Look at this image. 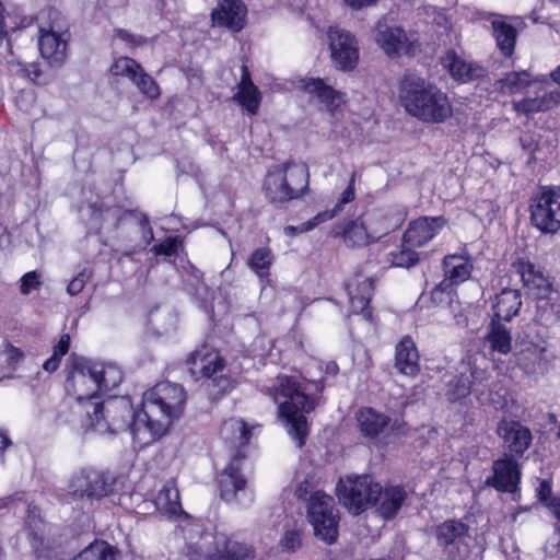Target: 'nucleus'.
I'll use <instances>...</instances> for the list:
<instances>
[{"label": "nucleus", "instance_id": "nucleus-1", "mask_svg": "<svg viewBox=\"0 0 560 560\" xmlns=\"http://www.w3.org/2000/svg\"><path fill=\"white\" fill-rule=\"evenodd\" d=\"M185 402L184 387L171 382H161L145 392L142 407L135 415L133 440L148 445L162 436L173 421L182 416Z\"/></svg>", "mask_w": 560, "mask_h": 560}, {"label": "nucleus", "instance_id": "nucleus-2", "mask_svg": "<svg viewBox=\"0 0 560 560\" xmlns=\"http://www.w3.org/2000/svg\"><path fill=\"white\" fill-rule=\"evenodd\" d=\"M399 101L405 110L425 124H442L453 115L447 95L415 73H406L399 83Z\"/></svg>", "mask_w": 560, "mask_h": 560}, {"label": "nucleus", "instance_id": "nucleus-3", "mask_svg": "<svg viewBox=\"0 0 560 560\" xmlns=\"http://www.w3.org/2000/svg\"><path fill=\"white\" fill-rule=\"evenodd\" d=\"M122 380V373L114 364H105L89 360H80L73 364L67 381L66 390L68 395L75 398L72 410L80 419L85 416L88 402L100 392H108L116 388Z\"/></svg>", "mask_w": 560, "mask_h": 560}, {"label": "nucleus", "instance_id": "nucleus-4", "mask_svg": "<svg viewBox=\"0 0 560 560\" xmlns=\"http://www.w3.org/2000/svg\"><path fill=\"white\" fill-rule=\"evenodd\" d=\"M269 395L278 405L279 417L289 427V433L299 447L305 443L307 422L305 413L315 409V401L305 393L299 382L291 376H278L270 386L266 387Z\"/></svg>", "mask_w": 560, "mask_h": 560}, {"label": "nucleus", "instance_id": "nucleus-5", "mask_svg": "<svg viewBox=\"0 0 560 560\" xmlns=\"http://www.w3.org/2000/svg\"><path fill=\"white\" fill-rule=\"evenodd\" d=\"M310 173L304 164L285 162L266 173L261 191L265 199L275 207H282L302 198L308 191Z\"/></svg>", "mask_w": 560, "mask_h": 560}, {"label": "nucleus", "instance_id": "nucleus-6", "mask_svg": "<svg viewBox=\"0 0 560 560\" xmlns=\"http://www.w3.org/2000/svg\"><path fill=\"white\" fill-rule=\"evenodd\" d=\"M135 415L128 400L115 398L102 404L88 402L85 416L79 422L85 431L91 430L101 435L116 434L127 429L132 432Z\"/></svg>", "mask_w": 560, "mask_h": 560}, {"label": "nucleus", "instance_id": "nucleus-7", "mask_svg": "<svg viewBox=\"0 0 560 560\" xmlns=\"http://www.w3.org/2000/svg\"><path fill=\"white\" fill-rule=\"evenodd\" d=\"M339 501L353 514L374 505L381 497V485L371 476H355L340 479L337 486Z\"/></svg>", "mask_w": 560, "mask_h": 560}, {"label": "nucleus", "instance_id": "nucleus-8", "mask_svg": "<svg viewBox=\"0 0 560 560\" xmlns=\"http://www.w3.org/2000/svg\"><path fill=\"white\" fill-rule=\"evenodd\" d=\"M532 224L545 234H555L560 230V187L545 186L532 198Z\"/></svg>", "mask_w": 560, "mask_h": 560}, {"label": "nucleus", "instance_id": "nucleus-9", "mask_svg": "<svg viewBox=\"0 0 560 560\" xmlns=\"http://www.w3.org/2000/svg\"><path fill=\"white\" fill-rule=\"evenodd\" d=\"M307 516L317 537L332 544L338 536V515L334 509V499L322 491L310 495Z\"/></svg>", "mask_w": 560, "mask_h": 560}, {"label": "nucleus", "instance_id": "nucleus-10", "mask_svg": "<svg viewBox=\"0 0 560 560\" xmlns=\"http://www.w3.org/2000/svg\"><path fill=\"white\" fill-rule=\"evenodd\" d=\"M189 371L196 380H211L212 385L219 392H226L231 386V380L224 374V359L218 351L202 346L194 351L187 360Z\"/></svg>", "mask_w": 560, "mask_h": 560}, {"label": "nucleus", "instance_id": "nucleus-11", "mask_svg": "<svg viewBox=\"0 0 560 560\" xmlns=\"http://www.w3.org/2000/svg\"><path fill=\"white\" fill-rule=\"evenodd\" d=\"M438 546L448 560H467L470 555L469 527L458 520H447L434 528Z\"/></svg>", "mask_w": 560, "mask_h": 560}, {"label": "nucleus", "instance_id": "nucleus-12", "mask_svg": "<svg viewBox=\"0 0 560 560\" xmlns=\"http://www.w3.org/2000/svg\"><path fill=\"white\" fill-rule=\"evenodd\" d=\"M68 490L79 498L100 500L113 491V481L106 472L86 468L71 477Z\"/></svg>", "mask_w": 560, "mask_h": 560}, {"label": "nucleus", "instance_id": "nucleus-13", "mask_svg": "<svg viewBox=\"0 0 560 560\" xmlns=\"http://www.w3.org/2000/svg\"><path fill=\"white\" fill-rule=\"evenodd\" d=\"M67 26L65 23L54 21L48 26L39 27L38 48L40 55L50 66H61L67 56L66 37Z\"/></svg>", "mask_w": 560, "mask_h": 560}, {"label": "nucleus", "instance_id": "nucleus-14", "mask_svg": "<svg viewBox=\"0 0 560 560\" xmlns=\"http://www.w3.org/2000/svg\"><path fill=\"white\" fill-rule=\"evenodd\" d=\"M330 57L335 67L342 71L352 70L359 60V47L355 37L339 27L328 31Z\"/></svg>", "mask_w": 560, "mask_h": 560}, {"label": "nucleus", "instance_id": "nucleus-15", "mask_svg": "<svg viewBox=\"0 0 560 560\" xmlns=\"http://www.w3.org/2000/svg\"><path fill=\"white\" fill-rule=\"evenodd\" d=\"M497 434L511 456H522L533 441L529 428L515 420L502 419L498 423Z\"/></svg>", "mask_w": 560, "mask_h": 560}, {"label": "nucleus", "instance_id": "nucleus-16", "mask_svg": "<svg viewBox=\"0 0 560 560\" xmlns=\"http://www.w3.org/2000/svg\"><path fill=\"white\" fill-rule=\"evenodd\" d=\"M492 476L486 480L487 486H491L501 492L514 493L518 490L521 480V468L513 456L504 454L492 464Z\"/></svg>", "mask_w": 560, "mask_h": 560}, {"label": "nucleus", "instance_id": "nucleus-17", "mask_svg": "<svg viewBox=\"0 0 560 560\" xmlns=\"http://www.w3.org/2000/svg\"><path fill=\"white\" fill-rule=\"evenodd\" d=\"M406 217L407 212L404 207L394 206L372 211L365 218L374 240L378 241L382 236L400 228Z\"/></svg>", "mask_w": 560, "mask_h": 560}, {"label": "nucleus", "instance_id": "nucleus-18", "mask_svg": "<svg viewBox=\"0 0 560 560\" xmlns=\"http://www.w3.org/2000/svg\"><path fill=\"white\" fill-rule=\"evenodd\" d=\"M246 14L247 9L241 0H222L212 10L211 19L213 25L238 32L245 25Z\"/></svg>", "mask_w": 560, "mask_h": 560}, {"label": "nucleus", "instance_id": "nucleus-19", "mask_svg": "<svg viewBox=\"0 0 560 560\" xmlns=\"http://www.w3.org/2000/svg\"><path fill=\"white\" fill-rule=\"evenodd\" d=\"M376 43L388 56L411 54L415 40L409 38L406 32L398 26H380L376 34Z\"/></svg>", "mask_w": 560, "mask_h": 560}, {"label": "nucleus", "instance_id": "nucleus-20", "mask_svg": "<svg viewBox=\"0 0 560 560\" xmlns=\"http://www.w3.org/2000/svg\"><path fill=\"white\" fill-rule=\"evenodd\" d=\"M443 225L442 217L419 218L409 224L402 240L411 246H423L441 231Z\"/></svg>", "mask_w": 560, "mask_h": 560}, {"label": "nucleus", "instance_id": "nucleus-21", "mask_svg": "<svg viewBox=\"0 0 560 560\" xmlns=\"http://www.w3.org/2000/svg\"><path fill=\"white\" fill-rule=\"evenodd\" d=\"M253 550L245 544L220 535L215 537L214 550L205 558L190 560H252Z\"/></svg>", "mask_w": 560, "mask_h": 560}, {"label": "nucleus", "instance_id": "nucleus-22", "mask_svg": "<svg viewBox=\"0 0 560 560\" xmlns=\"http://www.w3.org/2000/svg\"><path fill=\"white\" fill-rule=\"evenodd\" d=\"M373 290V279L362 275H355L347 283L350 305L354 313H364L366 311Z\"/></svg>", "mask_w": 560, "mask_h": 560}, {"label": "nucleus", "instance_id": "nucleus-23", "mask_svg": "<svg viewBox=\"0 0 560 560\" xmlns=\"http://www.w3.org/2000/svg\"><path fill=\"white\" fill-rule=\"evenodd\" d=\"M395 368L402 374L413 376L419 370V352L411 337L405 336L396 346Z\"/></svg>", "mask_w": 560, "mask_h": 560}, {"label": "nucleus", "instance_id": "nucleus-24", "mask_svg": "<svg viewBox=\"0 0 560 560\" xmlns=\"http://www.w3.org/2000/svg\"><path fill=\"white\" fill-rule=\"evenodd\" d=\"M221 497L225 501H232L237 493L245 489L246 479L241 472V458L235 457L223 470L220 477Z\"/></svg>", "mask_w": 560, "mask_h": 560}, {"label": "nucleus", "instance_id": "nucleus-25", "mask_svg": "<svg viewBox=\"0 0 560 560\" xmlns=\"http://www.w3.org/2000/svg\"><path fill=\"white\" fill-rule=\"evenodd\" d=\"M441 62L457 81L467 82L481 77L483 73L480 67L467 62L453 50L447 51L442 57Z\"/></svg>", "mask_w": 560, "mask_h": 560}, {"label": "nucleus", "instance_id": "nucleus-26", "mask_svg": "<svg viewBox=\"0 0 560 560\" xmlns=\"http://www.w3.org/2000/svg\"><path fill=\"white\" fill-rule=\"evenodd\" d=\"M444 281L452 288L471 276L472 264L468 258L458 255H446L443 259Z\"/></svg>", "mask_w": 560, "mask_h": 560}, {"label": "nucleus", "instance_id": "nucleus-27", "mask_svg": "<svg viewBox=\"0 0 560 560\" xmlns=\"http://www.w3.org/2000/svg\"><path fill=\"white\" fill-rule=\"evenodd\" d=\"M234 100L249 114L255 115L258 112L261 95L257 86L253 83L246 66H242V79L238 83V92L234 95Z\"/></svg>", "mask_w": 560, "mask_h": 560}, {"label": "nucleus", "instance_id": "nucleus-28", "mask_svg": "<svg viewBox=\"0 0 560 560\" xmlns=\"http://www.w3.org/2000/svg\"><path fill=\"white\" fill-rule=\"evenodd\" d=\"M490 19L492 34L493 37L495 38L498 48L504 56H512L516 44L517 31L502 16L490 14Z\"/></svg>", "mask_w": 560, "mask_h": 560}, {"label": "nucleus", "instance_id": "nucleus-29", "mask_svg": "<svg viewBox=\"0 0 560 560\" xmlns=\"http://www.w3.org/2000/svg\"><path fill=\"white\" fill-rule=\"evenodd\" d=\"M341 234L345 243L351 247H363L376 242L373 233L369 228L366 218L364 220L357 219L349 221L342 228L341 232L336 231V235Z\"/></svg>", "mask_w": 560, "mask_h": 560}, {"label": "nucleus", "instance_id": "nucleus-30", "mask_svg": "<svg viewBox=\"0 0 560 560\" xmlns=\"http://www.w3.org/2000/svg\"><path fill=\"white\" fill-rule=\"evenodd\" d=\"M521 305V293L517 290H502L495 298L493 304L494 317L492 319L509 322L517 315Z\"/></svg>", "mask_w": 560, "mask_h": 560}, {"label": "nucleus", "instance_id": "nucleus-31", "mask_svg": "<svg viewBox=\"0 0 560 560\" xmlns=\"http://www.w3.org/2000/svg\"><path fill=\"white\" fill-rule=\"evenodd\" d=\"M154 504L161 513L168 516L185 514L179 500V491L174 480L164 483L154 500Z\"/></svg>", "mask_w": 560, "mask_h": 560}, {"label": "nucleus", "instance_id": "nucleus-32", "mask_svg": "<svg viewBox=\"0 0 560 560\" xmlns=\"http://www.w3.org/2000/svg\"><path fill=\"white\" fill-rule=\"evenodd\" d=\"M485 343L492 352L508 354L512 350L511 330L501 322L492 319L485 337Z\"/></svg>", "mask_w": 560, "mask_h": 560}, {"label": "nucleus", "instance_id": "nucleus-33", "mask_svg": "<svg viewBox=\"0 0 560 560\" xmlns=\"http://www.w3.org/2000/svg\"><path fill=\"white\" fill-rule=\"evenodd\" d=\"M357 421L361 433L374 439L388 425L389 418L372 408H363L357 413Z\"/></svg>", "mask_w": 560, "mask_h": 560}, {"label": "nucleus", "instance_id": "nucleus-34", "mask_svg": "<svg viewBox=\"0 0 560 560\" xmlns=\"http://www.w3.org/2000/svg\"><path fill=\"white\" fill-rule=\"evenodd\" d=\"M516 362L527 374L542 372L545 369V349L529 343L516 353Z\"/></svg>", "mask_w": 560, "mask_h": 560}, {"label": "nucleus", "instance_id": "nucleus-35", "mask_svg": "<svg viewBox=\"0 0 560 560\" xmlns=\"http://www.w3.org/2000/svg\"><path fill=\"white\" fill-rule=\"evenodd\" d=\"M406 499V492L399 487L381 488V500L378 511L384 518L394 517L400 510Z\"/></svg>", "mask_w": 560, "mask_h": 560}, {"label": "nucleus", "instance_id": "nucleus-36", "mask_svg": "<svg viewBox=\"0 0 560 560\" xmlns=\"http://www.w3.org/2000/svg\"><path fill=\"white\" fill-rule=\"evenodd\" d=\"M533 85H536V81L530 80L527 71L510 72L495 82L497 89L506 94L521 93Z\"/></svg>", "mask_w": 560, "mask_h": 560}, {"label": "nucleus", "instance_id": "nucleus-37", "mask_svg": "<svg viewBox=\"0 0 560 560\" xmlns=\"http://www.w3.org/2000/svg\"><path fill=\"white\" fill-rule=\"evenodd\" d=\"M221 435L225 441L236 443L240 446L248 443L250 439V429L240 418H231L223 422Z\"/></svg>", "mask_w": 560, "mask_h": 560}, {"label": "nucleus", "instance_id": "nucleus-38", "mask_svg": "<svg viewBox=\"0 0 560 560\" xmlns=\"http://www.w3.org/2000/svg\"><path fill=\"white\" fill-rule=\"evenodd\" d=\"M468 376L469 375L465 371L463 363H460L458 374L455 375L447 384L446 396L450 401H458L472 393V381L469 380Z\"/></svg>", "mask_w": 560, "mask_h": 560}, {"label": "nucleus", "instance_id": "nucleus-39", "mask_svg": "<svg viewBox=\"0 0 560 560\" xmlns=\"http://www.w3.org/2000/svg\"><path fill=\"white\" fill-rule=\"evenodd\" d=\"M73 560H116V555L109 544L96 540L79 552Z\"/></svg>", "mask_w": 560, "mask_h": 560}, {"label": "nucleus", "instance_id": "nucleus-40", "mask_svg": "<svg viewBox=\"0 0 560 560\" xmlns=\"http://www.w3.org/2000/svg\"><path fill=\"white\" fill-rule=\"evenodd\" d=\"M465 371L469 375L468 378L474 381L472 393L478 397L485 394L486 388L489 385L490 372L487 369H481L471 362H462Z\"/></svg>", "mask_w": 560, "mask_h": 560}, {"label": "nucleus", "instance_id": "nucleus-41", "mask_svg": "<svg viewBox=\"0 0 560 560\" xmlns=\"http://www.w3.org/2000/svg\"><path fill=\"white\" fill-rule=\"evenodd\" d=\"M412 247L402 240L400 248L389 253L388 260L395 267L410 268L415 266L419 260V255Z\"/></svg>", "mask_w": 560, "mask_h": 560}, {"label": "nucleus", "instance_id": "nucleus-42", "mask_svg": "<svg viewBox=\"0 0 560 560\" xmlns=\"http://www.w3.org/2000/svg\"><path fill=\"white\" fill-rule=\"evenodd\" d=\"M272 264V254L268 248L256 249L248 258V266L258 277L264 278L269 275V268Z\"/></svg>", "mask_w": 560, "mask_h": 560}, {"label": "nucleus", "instance_id": "nucleus-43", "mask_svg": "<svg viewBox=\"0 0 560 560\" xmlns=\"http://www.w3.org/2000/svg\"><path fill=\"white\" fill-rule=\"evenodd\" d=\"M142 66L129 57H120L110 67L114 75L126 77L131 81L137 80Z\"/></svg>", "mask_w": 560, "mask_h": 560}, {"label": "nucleus", "instance_id": "nucleus-44", "mask_svg": "<svg viewBox=\"0 0 560 560\" xmlns=\"http://www.w3.org/2000/svg\"><path fill=\"white\" fill-rule=\"evenodd\" d=\"M132 82L143 95L151 100L158 98L161 94L158 83L143 70V68L139 71L137 80H133Z\"/></svg>", "mask_w": 560, "mask_h": 560}, {"label": "nucleus", "instance_id": "nucleus-45", "mask_svg": "<svg viewBox=\"0 0 560 560\" xmlns=\"http://www.w3.org/2000/svg\"><path fill=\"white\" fill-rule=\"evenodd\" d=\"M528 292L536 299H547L551 293V284L549 280L541 272L536 275V278L532 279L528 284L524 285Z\"/></svg>", "mask_w": 560, "mask_h": 560}, {"label": "nucleus", "instance_id": "nucleus-46", "mask_svg": "<svg viewBox=\"0 0 560 560\" xmlns=\"http://www.w3.org/2000/svg\"><path fill=\"white\" fill-rule=\"evenodd\" d=\"M318 102L323 104L328 112L334 113L345 103V96L341 92L327 85L325 90H322Z\"/></svg>", "mask_w": 560, "mask_h": 560}, {"label": "nucleus", "instance_id": "nucleus-47", "mask_svg": "<svg viewBox=\"0 0 560 560\" xmlns=\"http://www.w3.org/2000/svg\"><path fill=\"white\" fill-rule=\"evenodd\" d=\"M328 84L322 79L307 78L301 79L298 89L308 94L312 98L319 100L322 90H325Z\"/></svg>", "mask_w": 560, "mask_h": 560}, {"label": "nucleus", "instance_id": "nucleus-48", "mask_svg": "<svg viewBox=\"0 0 560 560\" xmlns=\"http://www.w3.org/2000/svg\"><path fill=\"white\" fill-rule=\"evenodd\" d=\"M513 267L520 275L523 285L528 284L533 278H536V275L541 273V270L526 259H518L513 264Z\"/></svg>", "mask_w": 560, "mask_h": 560}, {"label": "nucleus", "instance_id": "nucleus-49", "mask_svg": "<svg viewBox=\"0 0 560 560\" xmlns=\"http://www.w3.org/2000/svg\"><path fill=\"white\" fill-rule=\"evenodd\" d=\"M431 300L436 305L452 303L453 291L452 287L442 280L431 292Z\"/></svg>", "mask_w": 560, "mask_h": 560}, {"label": "nucleus", "instance_id": "nucleus-50", "mask_svg": "<svg viewBox=\"0 0 560 560\" xmlns=\"http://www.w3.org/2000/svg\"><path fill=\"white\" fill-rule=\"evenodd\" d=\"M513 108L515 112L527 116L542 112L538 96L527 97L517 102H513Z\"/></svg>", "mask_w": 560, "mask_h": 560}, {"label": "nucleus", "instance_id": "nucleus-51", "mask_svg": "<svg viewBox=\"0 0 560 560\" xmlns=\"http://www.w3.org/2000/svg\"><path fill=\"white\" fill-rule=\"evenodd\" d=\"M283 550L295 551L302 545L301 532L299 529H287L280 540Z\"/></svg>", "mask_w": 560, "mask_h": 560}, {"label": "nucleus", "instance_id": "nucleus-52", "mask_svg": "<svg viewBox=\"0 0 560 560\" xmlns=\"http://www.w3.org/2000/svg\"><path fill=\"white\" fill-rule=\"evenodd\" d=\"M537 92H542L538 96L542 112L549 110L560 103V90L546 91L544 86H540Z\"/></svg>", "mask_w": 560, "mask_h": 560}, {"label": "nucleus", "instance_id": "nucleus-53", "mask_svg": "<svg viewBox=\"0 0 560 560\" xmlns=\"http://www.w3.org/2000/svg\"><path fill=\"white\" fill-rule=\"evenodd\" d=\"M92 278V271L89 269H83L81 272L74 277L67 287V292L70 295H77L84 289L86 282Z\"/></svg>", "mask_w": 560, "mask_h": 560}, {"label": "nucleus", "instance_id": "nucleus-54", "mask_svg": "<svg viewBox=\"0 0 560 560\" xmlns=\"http://www.w3.org/2000/svg\"><path fill=\"white\" fill-rule=\"evenodd\" d=\"M11 71L22 73L23 75L30 78L34 82H36L40 77V69L38 65L35 62L27 65H23L21 62H11Z\"/></svg>", "mask_w": 560, "mask_h": 560}, {"label": "nucleus", "instance_id": "nucleus-55", "mask_svg": "<svg viewBox=\"0 0 560 560\" xmlns=\"http://www.w3.org/2000/svg\"><path fill=\"white\" fill-rule=\"evenodd\" d=\"M338 212L339 210L336 207L330 211L319 212L313 219L301 224V232H308L313 230L318 224L332 219Z\"/></svg>", "mask_w": 560, "mask_h": 560}, {"label": "nucleus", "instance_id": "nucleus-56", "mask_svg": "<svg viewBox=\"0 0 560 560\" xmlns=\"http://www.w3.org/2000/svg\"><path fill=\"white\" fill-rule=\"evenodd\" d=\"M338 212L339 210L336 207L330 211L319 212L313 219L301 224V232H308L313 230L318 224L332 219Z\"/></svg>", "mask_w": 560, "mask_h": 560}, {"label": "nucleus", "instance_id": "nucleus-57", "mask_svg": "<svg viewBox=\"0 0 560 560\" xmlns=\"http://www.w3.org/2000/svg\"><path fill=\"white\" fill-rule=\"evenodd\" d=\"M40 287L39 276L36 271L26 272L21 278L20 291L23 295L30 294L32 290Z\"/></svg>", "mask_w": 560, "mask_h": 560}, {"label": "nucleus", "instance_id": "nucleus-58", "mask_svg": "<svg viewBox=\"0 0 560 560\" xmlns=\"http://www.w3.org/2000/svg\"><path fill=\"white\" fill-rule=\"evenodd\" d=\"M139 229L142 236L141 243L137 246L139 249L145 248L154 238L153 230L150 226L149 219L145 215H141L139 220Z\"/></svg>", "mask_w": 560, "mask_h": 560}, {"label": "nucleus", "instance_id": "nucleus-59", "mask_svg": "<svg viewBox=\"0 0 560 560\" xmlns=\"http://www.w3.org/2000/svg\"><path fill=\"white\" fill-rule=\"evenodd\" d=\"M152 250L156 256H172L177 250V241L175 238H167L165 242L154 245Z\"/></svg>", "mask_w": 560, "mask_h": 560}, {"label": "nucleus", "instance_id": "nucleus-60", "mask_svg": "<svg viewBox=\"0 0 560 560\" xmlns=\"http://www.w3.org/2000/svg\"><path fill=\"white\" fill-rule=\"evenodd\" d=\"M315 488V485H314V478L313 477H306L303 481H301L296 488H295V495L299 498V499H302V500H306L307 499V495L313 492Z\"/></svg>", "mask_w": 560, "mask_h": 560}, {"label": "nucleus", "instance_id": "nucleus-61", "mask_svg": "<svg viewBox=\"0 0 560 560\" xmlns=\"http://www.w3.org/2000/svg\"><path fill=\"white\" fill-rule=\"evenodd\" d=\"M354 173L351 175L348 187L341 194L340 199L335 207L341 211L342 206L354 199Z\"/></svg>", "mask_w": 560, "mask_h": 560}, {"label": "nucleus", "instance_id": "nucleus-62", "mask_svg": "<svg viewBox=\"0 0 560 560\" xmlns=\"http://www.w3.org/2000/svg\"><path fill=\"white\" fill-rule=\"evenodd\" d=\"M70 337L69 335H62L59 342L54 347V355L61 359L69 350Z\"/></svg>", "mask_w": 560, "mask_h": 560}, {"label": "nucleus", "instance_id": "nucleus-63", "mask_svg": "<svg viewBox=\"0 0 560 560\" xmlns=\"http://www.w3.org/2000/svg\"><path fill=\"white\" fill-rule=\"evenodd\" d=\"M116 36L119 39H121V40H124V42H126V43H128V44H130L132 46H139V45H142L144 43V39L142 37H137V36L130 34L128 31H125V30H117L116 31Z\"/></svg>", "mask_w": 560, "mask_h": 560}, {"label": "nucleus", "instance_id": "nucleus-64", "mask_svg": "<svg viewBox=\"0 0 560 560\" xmlns=\"http://www.w3.org/2000/svg\"><path fill=\"white\" fill-rule=\"evenodd\" d=\"M378 0H343L345 4L352 10H362L376 4Z\"/></svg>", "mask_w": 560, "mask_h": 560}]
</instances>
